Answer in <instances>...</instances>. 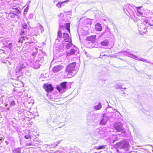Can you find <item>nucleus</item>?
<instances>
[{"mask_svg": "<svg viewBox=\"0 0 153 153\" xmlns=\"http://www.w3.org/2000/svg\"><path fill=\"white\" fill-rule=\"evenodd\" d=\"M76 63L75 62L69 64L67 66L65 74L67 75V77L70 78L74 76L77 73L76 69Z\"/></svg>", "mask_w": 153, "mask_h": 153, "instance_id": "f257e3e1", "label": "nucleus"}, {"mask_svg": "<svg viewBox=\"0 0 153 153\" xmlns=\"http://www.w3.org/2000/svg\"><path fill=\"white\" fill-rule=\"evenodd\" d=\"M25 68L26 64L22 63H19V65L16 67L14 71L15 74L13 75L14 76H16L17 80L19 79L20 76H22Z\"/></svg>", "mask_w": 153, "mask_h": 153, "instance_id": "f03ea898", "label": "nucleus"}, {"mask_svg": "<svg viewBox=\"0 0 153 153\" xmlns=\"http://www.w3.org/2000/svg\"><path fill=\"white\" fill-rule=\"evenodd\" d=\"M65 21L63 20L62 19H60L58 21V23L59 25V28L58 30L57 35L58 37L59 38H60L62 36L61 30L62 29H64L65 28V25H66V29L67 30L69 33H70V23H67L65 24Z\"/></svg>", "mask_w": 153, "mask_h": 153, "instance_id": "7ed1b4c3", "label": "nucleus"}, {"mask_svg": "<svg viewBox=\"0 0 153 153\" xmlns=\"http://www.w3.org/2000/svg\"><path fill=\"white\" fill-rule=\"evenodd\" d=\"M118 53H122L126 56L129 57L134 59L137 60L139 61H142L149 63H150V61L147 60L146 59L141 57H138L136 55L131 53L130 52H129V50L121 51L119 52Z\"/></svg>", "mask_w": 153, "mask_h": 153, "instance_id": "20e7f679", "label": "nucleus"}, {"mask_svg": "<svg viewBox=\"0 0 153 153\" xmlns=\"http://www.w3.org/2000/svg\"><path fill=\"white\" fill-rule=\"evenodd\" d=\"M134 6L132 4H127L125 5L123 7V11L127 15V12L130 15L133 14V10L134 9Z\"/></svg>", "mask_w": 153, "mask_h": 153, "instance_id": "39448f33", "label": "nucleus"}, {"mask_svg": "<svg viewBox=\"0 0 153 153\" xmlns=\"http://www.w3.org/2000/svg\"><path fill=\"white\" fill-rule=\"evenodd\" d=\"M68 82H62L60 83L59 85L56 86V89L61 93L65 92L67 88Z\"/></svg>", "mask_w": 153, "mask_h": 153, "instance_id": "423d86ee", "label": "nucleus"}, {"mask_svg": "<svg viewBox=\"0 0 153 153\" xmlns=\"http://www.w3.org/2000/svg\"><path fill=\"white\" fill-rule=\"evenodd\" d=\"M120 147L126 151L129 150L130 145L128 142L125 140H123L118 143Z\"/></svg>", "mask_w": 153, "mask_h": 153, "instance_id": "0eeeda50", "label": "nucleus"}, {"mask_svg": "<svg viewBox=\"0 0 153 153\" xmlns=\"http://www.w3.org/2000/svg\"><path fill=\"white\" fill-rule=\"evenodd\" d=\"M115 128L117 131H122L121 134L122 135L124 136L126 132L124 131V128L123 127V126L120 123H119L116 124L114 127Z\"/></svg>", "mask_w": 153, "mask_h": 153, "instance_id": "6e6552de", "label": "nucleus"}, {"mask_svg": "<svg viewBox=\"0 0 153 153\" xmlns=\"http://www.w3.org/2000/svg\"><path fill=\"white\" fill-rule=\"evenodd\" d=\"M79 51L78 48L74 45L73 48H71L70 50L69 51H68L66 53V55L68 56H70L71 55L73 54L77 55L79 54Z\"/></svg>", "mask_w": 153, "mask_h": 153, "instance_id": "1a4fd4ad", "label": "nucleus"}, {"mask_svg": "<svg viewBox=\"0 0 153 153\" xmlns=\"http://www.w3.org/2000/svg\"><path fill=\"white\" fill-rule=\"evenodd\" d=\"M96 114L92 112L89 111L86 114V117L88 119L90 120L91 121H94L96 118Z\"/></svg>", "mask_w": 153, "mask_h": 153, "instance_id": "9d476101", "label": "nucleus"}, {"mask_svg": "<svg viewBox=\"0 0 153 153\" xmlns=\"http://www.w3.org/2000/svg\"><path fill=\"white\" fill-rule=\"evenodd\" d=\"M10 107H12L16 105V99L14 96H10L7 98Z\"/></svg>", "mask_w": 153, "mask_h": 153, "instance_id": "9b49d317", "label": "nucleus"}, {"mask_svg": "<svg viewBox=\"0 0 153 153\" xmlns=\"http://www.w3.org/2000/svg\"><path fill=\"white\" fill-rule=\"evenodd\" d=\"M11 7L12 8V10L11 11H13V13L16 14L17 16H19L21 12L19 10L20 9L19 7H16L15 6H12Z\"/></svg>", "mask_w": 153, "mask_h": 153, "instance_id": "f8f14e48", "label": "nucleus"}, {"mask_svg": "<svg viewBox=\"0 0 153 153\" xmlns=\"http://www.w3.org/2000/svg\"><path fill=\"white\" fill-rule=\"evenodd\" d=\"M108 117L104 115V114H102V115L100 120V124L101 125H104L106 124L107 121L108 120Z\"/></svg>", "mask_w": 153, "mask_h": 153, "instance_id": "ddd939ff", "label": "nucleus"}, {"mask_svg": "<svg viewBox=\"0 0 153 153\" xmlns=\"http://www.w3.org/2000/svg\"><path fill=\"white\" fill-rule=\"evenodd\" d=\"M43 88L47 92L52 91L53 89V88L51 84H45L43 85Z\"/></svg>", "mask_w": 153, "mask_h": 153, "instance_id": "4468645a", "label": "nucleus"}, {"mask_svg": "<svg viewBox=\"0 0 153 153\" xmlns=\"http://www.w3.org/2000/svg\"><path fill=\"white\" fill-rule=\"evenodd\" d=\"M30 66L35 69H38L40 67V65L39 62L36 61L35 62H32L30 63Z\"/></svg>", "mask_w": 153, "mask_h": 153, "instance_id": "2eb2a0df", "label": "nucleus"}, {"mask_svg": "<svg viewBox=\"0 0 153 153\" xmlns=\"http://www.w3.org/2000/svg\"><path fill=\"white\" fill-rule=\"evenodd\" d=\"M63 66L60 65H57L54 67L52 69L53 73H56L60 71L63 68Z\"/></svg>", "mask_w": 153, "mask_h": 153, "instance_id": "dca6fc26", "label": "nucleus"}, {"mask_svg": "<svg viewBox=\"0 0 153 153\" xmlns=\"http://www.w3.org/2000/svg\"><path fill=\"white\" fill-rule=\"evenodd\" d=\"M96 37V35L88 36L86 37V40L87 41H90L92 43H94L95 41Z\"/></svg>", "mask_w": 153, "mask_h": 153, "instance_id": "f3484780", "label": "nucleus"}, {"mask_svg": "<svg viewBox=\"0 0 153 153\" xmlns=\"http://www.w3.org/2000/svg\"><path fill=\"white\" fill-rule=\"evenodd\" d=\"M63 36L65 42H68L70 40H71V38L70 37L69 34L67 33H63Z\"/></svg>", "mask_w": 153, "mask_h": 153, "instance_id": "a211bd4d", "label": "nucleus"}, {"mask_svg": "<svg viewBox=\"0 0 153 153\" xmlns=\"http://www.w3.org/2000/svg\"><path fill=\"white\" fill-rule=\"evenodd\" d=\"M69 0H66L65 1L60 2L59 1L58 3L56 4V5L58 7L60 8L62 6L64 5V4L65 3H67L68 2H69Z\"/></svg>", "mask_w": 153, "mask_h": 153, "instance_id": "6ab92c4d", "label": "nucleus"}, {"mask_svg": "<svg viewBox=\"0 0 153 153\" xmlns=\"http://www.w3.org/2000/svg\"><path fill=\"white\" fill-rule=\"evenodd\" d=\"M95 28L96 30L98 31H100L102 30V27L99 23H97L95 25Z\"/></svg>", "mask_w": 153, "mask_h": 153, "instance_id": "aec40b11", "label": "nucleus"}, {"mask_svg": "<svg viewBox=\"0 0 153 153\" xmlns=\"http://www.w3.org/2000/svg\"><path fill=\"white\" fill-rule=\"evenodd\" d=\"M109 44V42L107 39H105L101 41L100 42V44L103 46H107Z\"/></svg>", "mask_w": 153, "mask_h": 153, "instance_id": "412c9836", "label": "nucleus"}, {"mask_svg": "<svg viewBox=\"0 0 153 153\" xmlns=\"http://www.w3.org/2000/svg\"><path fill=\"white\" fill-rule=\"evenodd\" d=\"M123 85V84L122 83L118 82L115 85V87L116 89H121L122 88V86Z\"/></svg>", "mask_w": 153, "mask_h": 153, "instance_id": "4be33fe9", "label": "nucleus"}, {"mask_svg": "<svg viewBox=\"0 0 153 153\" xmlns=\"http://www.w3.org/2000/svg\"><path fill=\"white\" fill-rule=\"evenodd\" d=\"M67 43L65 42V45L67 49L69 48L72 45V43L71 40H70Z\"/></svg>", "mask_w": 153, "mask_h": 153, "instance_id": "5701e85b", "label": "nucleus"}, {"mask_svg": "<svg viewBox=\"0 0 153 153\" xmlns=\"http://www.w3.org/2000/svg\"><path fill=\"white\" fill-rule=\"evenodd\" d=\"M102 108V105L100 102H99L98 105L94 106V108L96 110H99Z\"/></svg>", "mask_w": 153, "mask_h": 153, "instance_id": "b1692460", "label": "nucleus"}, {"mask_svg": "<svg viewBox=\"0 0 153 153\" xmlns=\"http://www.w3.org/2000/svg\"><path fill=\"white\" fill-rule=\"evenodd\" d=\"M105 145H102L99 146H96L94 148V149H95L97 150H100L101 149H104L105 148Z\"/></svg>", "mask_w": 153, "mask_h": 153, "instance_id": "393cba45", "label": "nucleus"}, {"mask_svg": "<svg viewBox=\"0 0 153 153\" xmlns=\"http://www.w3.org/2000/svg\"><path fill=\"white\" fill-rule=\"evenodd\" d=\"M5 43H4V44ZM4 45L6 47L9 48L10 50H12L13 48L12 44L11 43L6 44H4Z\"/></svg>", "mask_w": 153, "mask_h": 153, "instance_id": "a878e982", "label": "nucleus"}, {"mask_svg": "<svg viewBox=\"0 0 153 153\" xmlns=\"http://www.w3.org/2000/svg\"><path fill=\"white\" fill-rule=\"evenodd\" d=\"M12 61L11 60L10 61L7 60L5 62H3V63H4L6 64L7 65L8 68H9L10 67V65H12Z\"/></svg>", "mask_w": 153, "mask_h": 153, "instance_id": "bb28decb", "label": "nucleus"}, {"mask_svg": "<svg viewBox=\"0 0 153 153\" xmlns=\"http://www.w3.org/2000/svg\"><path fill=\"white\" fill-rule=\"evenodd\" d=\"M110 33V32L109 30L107 31H105L103 33H102V34L101 35V36L103 35H105L106 36L108 37V36H109Z\"/></svg>", "mask_w": 153, "mask_h": 153, "instance_id": "cd10ccee", "label": "nucleus"}, {"mask_svg": "<svg viewBox=\"0 0 153 153\" xmlns=\"http://www.w3.org/2000/svg\"><path fill=\"white\" fill-rule=\"evenodd\" d=\"M21 149L20 148H15L13 150V153H21Z\"/></svg>", "mask_w": 153, "mask_h": 153, "instance_id": "c85d7f7f", "label": "nucleus"}, {"mask_svg": "<svg viewBox=\"0 0 153 153\" xmlns=\"http://www.w3.org/2000/svg\"><path fill=\"white\" fill-rule=\"evenodd\" d=\"M27 33V30L25 29H22L21 31L19 32V33L20 35L22 36L26 34Z\"/></svg>", "mask_w": 153, "mask_h": 153, "instance_id": "c756f323", "label": "nucleus"}, {"mask_svg": "<svg viewBox=\"0 0 153 153\" xmlns=\"http://www.w3.org/2000/svg\"><path fill=\"white\" fill-rule=\"evenodd\" d=\"M97 131L100 134H102L104 133V131H102V129L101 128L97 129Z\"/></svg>", "mask_w": 153, "mask_h": 153, "instance_id": "7c9ffc66", "label": "nucleus"}, {"mask_svg": "<svg viewBox=\"0 0 153 153\" xmlns=\"http://www.w3.org/2000/svg\"><path fill=\"white\" fill-rule=\"evenodd\" d=\"M9 15L10 17L13 18L15 17L16 16L15 13H13V11H10Z\"/></svg>", "mask_w": 153, "mask_h": 153, "instance_id": "2f4dec72", "label": "nucleus"}, {"mask_svg": "<svg viewBox=\"0 0 153 153\" xmlns=\"http://www.w3.org/2000/svg\"><path fill=\"white\" fill-rule=\"evenodd\" d=\"M27 25L26 24H22V27L24 29L26 30V29L27 28Z\"/></svg>", "mask_w": 153, "mask_h": 153, "instance_id": "473e14b6", "label": "nucleus"}, {"mask_svg": "<svg viewBox=\"0 0 153 153\" xmlns=\"http://www.w3.org/2000/svg\"><path fill=\"white\" fill-rule=\"evenodd\" d=\"M39 27L41 30V32L44 31V29L43 28L42 26L40 24L39 25Z\"/></svg>", "mask_w": 153, "mask_h": 153, "instance_id": "72a5a7b5", "label": "nucleus"}, {"mask_svg": "<svg viewBox=\"0 0 153 153\" xmlns=\"http://www.w3.org/2000/svg\"><path fill=\"white\" fill-rule=\"evenodd\" d=\"M24 137L25 139H28L29 138L30 139H31V137L29 135H26Z\"/></svg>", "mask_w": 153, "mask_h": 153, "instance_id": "f704fd0d", "label": "nucleus"}, {"mask_svg": "<svg viewBox=\"0 0 153 153\" xmlns=\"http://www.w3.org/2000/svg\"><path fill=\"white\" fill-rule=\"evenodd\" d=\"M37 54V53L36 52H33L32 53V55L33 56V58H34V57L36 56Z\"/></svg>", "mask_w": 153, "mask_h": 153, "instance_id": "c9c22d12", "label": "nucleus"}, {"mask_svg": "<svg viewBox=\"0 0 153 153\" xmlns=\"http://www.w3.org/2000/svg\"><path fill=\"white\" fill-rule=\"evenodd\" d=\"M29 6L28 4L27 7L24 10V12H27L28 10V7Z\"/></svg>", "mask_w": 153, "mask_h": 153, "instance_id": "e433bc0d", "label": "nucleus"}, {"mask_svg": "<svg viewBox=\"0 0 153 153\" xmlns=\"http://www.w3.org/2000/svg\"><path fill=\"white\" fill-rule=\"evenodd\" d=\"M5 52V51L3 49H0V54H1L2 53H4Z\"/></svg>", "mask_w": 153, "mask_h": 153, "instance_id": "4c0bfd02", "label": "nucleus"}, {"mask_svg": "<svg viewBox=\"0 0 153 153\" xmlns=\"http://www.w3.org/2000/svg\"><path fill=\"white\" fill-rule=\"evenodd\" d=\"M134 7H135L136 10H139L140 9L142 8L143 6H140L139 7H136L134 6Z\"/></svg>", "mask_w": 153, "mask_h": 153, "instance_id": "58836bf2", "label": "nucleus"}, {"mask_svg": "<svg viewBox=\"0 0 153 153\" xmlns=\"http://www.w3.org/2000/svg\"><path fill=\"white\" fill-rule=\"evenodd\" d=\"M28 146H31L32 145V143L31 142H30L29 143H27L26 144Z\"/></svg>", "mask_w": 153, "mask_h": 153, "instance_id": "ea45409f", "label": "nucleus"}, {"mask_svg": "<svg viewBox=\"0 0 153 153\" xmlns=\"http://www.w3.org/2000/svg\"><path fill=\"white\" fill-rule=\"evenodd\" d=\"M122 95L125 97L126 95H127L124 92L122 93Z\"/></svg>", "mask_w": 153, "mask_h": 153, "instance_id": "a19ab883", "label": "nucleus"}, {"mask_svg": "<svg viewBox=\"0 0 153 153\" xmlns=\"http://www.w3.org/2000/svg\"><path fill=\"white\" fill-rule=\"evenodd\" d=\"M58 144H57V142L55 143H54V144H53V146L54 147H56V146L58 145Z\"/></svg>", "mask_w": 153, "mask_h": 153, "instance_id": "79ce46f5", "label": "nucleus"}, {"mask_svg": "<svg viewBox=\"0 0 153 153\" xmlns=\"http://www.w3.org/2000/svg\"><path fill=\"white\" fill-rule=\"evenodd\" d=\"M107 56V55H105V54H104L103 55H100V58H102L103 56Z\"/></svg>", "mask_w": 153, "mask_h": 153, "instance_id": "37998d69", "label": "nucleus"}, {"mask_svg": "<svg viewBox=\"0 0 153 153\" xmlns=\"http://www.w3.org/2000/svg\"><path fill=\"white\" fill-rule=\"evenodd\" d=\"M62 141V140H59L57 141V144H59V143H60Z\"/></svg>", "mask_w": 153, "mask_h": 153, "instance_id": "c03bdc74", "label": "nucleus"}, {"mask_svg": "<svg viewBox=\"0 0 153 153\" xmlns=\"http://www.w3.org/2000/svg\"><path fill=\"white\" fill-rule=\"evenodd\" d=\"M138 13L140 16H141V15H142L143 14V13L142 12H139Z\"/></svg>", "mask_w": 153, "mask_h": 153, "instance_id": "a18cd8bd", "label": "nucleus"}, {"mask_svg": "<svg viewBox=\"0 0 153 153\" xmlns=\"http://www.w3.org/2000/svg\"><path fill=\"white\" fill-rule=\"evenodd\" d=\"M5 143L7 145H8L9 144L8 142L7 141L5 142Z\"/></svg>", "mask_w": 153, "mask_h": 153, "instance_id": "49530a36", "label": "nucleus"}, {"mask_svg": "<svg viewBox=\"0 0 153 153\" xmlns=\"http://www.w3.org/2000/svg\"><path fill=\"white\" fill-rule=\"evenodd\" d=\"M4 140V139L2 137H0V140Z\"/></svg>", "mask_w": 153, "mask_h": 153, "instance_id": "de8ad7c7", "label": "nucleus"}, {"mask_svg": "<svg viewBox=\"0 0 153 153\" xmlns=\"http://www.w3.org/2000/svg\"><path fill=\"white\" fill-rule=\"evenodd\" d=\"M85 55H86V56H88H88H89L88 55H87V54H88L86 52H85Z\"/></svg>", "mask_w": 153, "mask_h": 153, "instance_id": "09e8293b", "label": "nucleus"}, {"mask_svg": "<svg viewBox=\"0 0 153 153\" xmlns=\"http://www.w3.org/2000/svg\"><path fill=\"white\" fill-rule=\"evenodd\" d=\"M137 13H139V12H140V10H137Z\"/></svg>", "mask_w": 153, "mask_h": 153, "instance_id": "8fccbe9b", "label": "nucleus"}, {"mask_svg": "<svg viewBox=\"0 0 153 153\" xmlns=\"http://www.w3.org/2000/svg\"><path fill=\"white\" fill-rule=\"evenodd\" d=\"M8 105V104H6L5 105H4V106L6 107H7V106Z\"/></svg>", "mask_w": 153, "mask_h": 153, "instance_id": "3c124183", "label": "nucleus"}, {"mask_svg": "<svg viewBox=\"0 0 153 153\" xmlns=\"http://www.w3.org/2000/svg\"><path fill=\"white\" fill-rule=\"evenodd\" d=\"M30 1H30H30H28V2H29V3H30Z\"/></svg>", "mask_w": 153, "mask_h": 153, "instance_id": "603ef678", "label": "nucleus"}, {"mask_svg": "<svg viewBox=\"0 0 153 153\" xmlns=\"http://www.w3.org/2000/svg\"><path fill=\"white\" fill-rule=\"evenodd\" d=\"M123 89H126V88H123Z\"/></svg>", "mask_w": 153, "mask_h": 153, "instance_id": "864d4df0", "label": "nucleus"}, {"mask_svg": "<svg viewBox=\"0 0 153 153\" xmlns=\"http://www.w3.org/2000/svg\"><path fill=\"white\" fill-rule=\"evenodd\" d=\"M121 91H122L124 92V91H123V90H121Z\"/></svg>", "mask_w": 153, "mask_h": 153, "instance_id": "5fc2aeb1", "label": "nucleus"}, {"mask_svg": "<svg viewBox=\"0 0 153 153\" xmlns=\"http://www.w3.org/2000/svg\"><path fill=\"white\" fill-rule=\"evenodd\" d=\"M116 112L117 113H119L117 111H116Z\"/></svg>", "mask_w": 153, "mask_h": 153, "instance_id": "6e6d98bb", "label": "nucleus"}, {"mask_svg": "<svg viewBox=\"0 0 153 153\" xmlns=\"http://www.w3.org/2000/svg\"><path fill=\"white\" fill-rule=\"evenodd\" d=\"M55 1H54V2L55 3Z\"/></svg>", "mask_w": 153, "mask_h": 153, "instance_id": "4d7b16f0", "label": "nucleus"}, {"mask_svg": "<svg viewBox=\"0 0 153 153\" xmlns=\"http://www.w3.org/2000/svg\"><path fill=\"white\" fill-rule=\"evenodd\" d=\"M0 25H1V23H0Z\"/></svg>", "mask_w": 153, "mask_h": 153, "instance_id": "13d9d810", "label": "nucleus"}]
</instances>
